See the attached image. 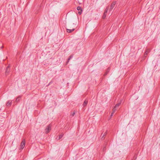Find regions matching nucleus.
<instances>
[{"label":"nucleus","instance_id":"9","mask_svg":"<svg viewBox=\"0 0 160 160\" xmlns=\"http://www.w3.org/2000/svg\"><path fill=\"white\" fill-rule=\"evenodd\" d=\"M9 68V66H8L7 67V70H6V73H8L9 72V71H10V70L8 69V68Z\"/></svg>","mask_w":160,"mask_h":160},{"label":"nucleus","instance_id":"2","mask_svg":"<svg viewBox=\"0 0 160 160\" xmlns=\"http://www.w3.org/2000/svg\"><path fill=\"white\" fill-rule=\"evenodd\" d=\"M51 130V127L48 126L45 130V132L46 133H48Z\"/></svg>","mask_w":160,"mask_h":160},{"label":"nucleus","instance_id":"11","mask_svg":"<svg viewBox=\"0 0 160 160\" xmlns=\"http://www.w3.org/2000/svg\"><path fill=\"white\" fill-rule=\"evenodd\" d=\"M88 103V101L85 100V101L84 102H83V105L84 106H86V105H87V103Z\"/></svg>","mask_w":160,"mask_h":160},{"label":"nucleus","instance_id":"8","mask_svg":"<svg viewBox=\"0 0 160 160\" xmlns=\"http://www.w3.org/2000/svg\"><path fill=\"white\" fill-rule=\"evenodd\" d=\"M116 109L115 108H113L112 110V112L111 113V116H112L113 115V113L115 112Z\"/></svg>","mask_w":160,"mask_h":160},{"label":"nucleus","instance_id":"13","mask_svg":"<svg viewBox=\"0 0 160 160\" xmlns=\"http://www.w3.org/2000/svg\"><path fill=\"white\" fill-rule=\"evenodd\" d=\"M72 25L71 24H69V25H68V28H72Z\"/></svg>","mask_w":160,"mask_h":160},{"label":"nucleus","instance_id":"1","mask_svg":"<svg viewBox=\"0 0 160 160\" xmlns=\"http://www.w3.org/2000/svg\"><path fill=\"white\" fill-rule=\"evenodd\" d=\"M25 145V142L24 140L21 143L20 145V149L21 150L22 149Z\"/></svg>","mask_w":160,"mask_h":160},{"label":"nucleus","instance_id":"12","mask_svg":"<svg viewBox=\"0 0 160 160\" xmlns=\"http://www.w3.org/2000/svg\"><path fill=\"white\" fill-rule=\"evenodd\" d=\"M149 52L148 51H146L145 52V53L144 55V57H146V55H147L148 53Z\"/></svg>","mask_w":160,"mask_h":160},{"label":"nucleus","instance_id":"10","mask_svg":"<svg viewBox=\"0 0 160 160\" xmlns=\"http://www.w3.org/2000/svg\"><path fill=\"white\" fill-rule=\"evenodd\" d=\"M11 104V101H8L7 104V105L8 106H10Z\"/></svg>","mask_w":160,"mask_h":160},{"label":"nucleus","instance_id":"4","mask_svg":"<svg viewBox=\"0 0 160 160\" xmlns=\"http://www.w3.org/2000/svg\"><path fill=\"white\" fill-rule=\"evenodd\" d=\"M74 28L71 29H67V32H72L74 30Z\"/></svg>","mask_w":160,"mask_h":160},{"label":"nucleus","instance_id":"15","mask_svg":"<svg viewBox=\"0 0 160 160\" xmlns=\"http://www.w3.org/2000/svg\"><path fill=\"white\" fill-rule=\"evenodd\" d=\"M16 101H19V99H18V98H17V99H16Z\"/></svg>","mask_w":160,"mask_h":160},{"label":"nucleus","instance_id":"7","mask_svg":"<svg viewBox=\"0 0 160 160\" xmlns=\"http://www.w3.org/2000/svg\"><path fill=\"white\" fill-rule=\"evenodd\" d=\"M121 104V102H120L119 103H118L116 104L113 108H115L116 109V108H117Z\"/></svg>","mask_w":160,"mask_h":160},{"label":"nucleus","instance_id":"17","mask_svg":"<svg viewBox=\"0 0 160 160\" xmlns=\"http://www.w3.org/2000/svg\"><path fill=\"white\" fill-rule=\"evenodd\" d=\"M3 48V46H2L1 47V48Z\"/></svg>","mask_w":160,"mask_h":160},{"label":"nucleus","instance_id":"6","mask_svg":"<svg viewBox=\"0 0 160 160\" xmlns=\"http://www.w3.org/2000/svg\"><path fill=\"white\" fill-rule=\"evenodd\" d=\"M107 12V10H106L105 12H104L103 15L102 16V18H105L106 17V13Z\"/></svg>","mask_w":160,"mask_h":160},{"label":"nucleus","instance_id":"3","mask_svg":"<svg viewBox=\"0 0 160 160\" xmlns=\"http://www.w3.org/2000/svg\"><path fill=\"white\" fill-rule=\"evenodd\" d=\"M77 10H78V11H79V12H78L79 14H81L82 12V10L81 9V7H77Z\"/></svg>","mask_w":160,"mask_h":160},{"label":"nucleus","instance_id":"14","mask_svg":"<svg viewBox=\"0 0 160 160\" xmlns=\"http://www.w3.org/2000/svg\"><path fill=\"white\" fill-rule=\"evenodd\" d=\"M75 114V112H73L72 113V116H74V115Z\"/></svg>","mask_w":160,"mask_h":160},{"label":"nucleus","instance_id":"16","mask_svg":"<svg viewBox=\"0 0 160 160\" xmlns=\"http://www.w3.org/2000/svg\"><path fill=\"white\" fill-rule=\"evenodd\" d=\"M62 136H59V138H62Z\"/></svg>","mask_w":160,"mask_h":160},{"label":"nucleus","instance_id":"5","mask_svg":"<svg viewBox=\"0 0 160 160\" xmlns=\"http://www.w3.org/2000/svg\"><path fill=\"white\" fill-rule=\"evenodd\" d=\"M115 4H116V2H113V3H112V4L111 6L110 9L112 10L114 8Z\"/></svg>","mask_w":160,"mask_h":160}]
</instances>
